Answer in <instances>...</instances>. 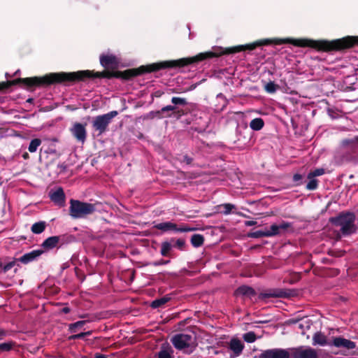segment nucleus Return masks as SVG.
Returning <instances> with one entry per match:
<instances>
[{"mask_svg":"<svg viewBox=\"0 0 358 358\" xmlns=\"http://www.w3.org/2000/svg\"><path fill=\"white\" fill-rule=\"evenodd\" d=\"M205 60V54L201 52L194 57H184L176 60L163 61L147 65H142L138 68L129 69L123 71L104 70L101 72L84 70L76 72L50 73L43 76H34L29 78H20L13 80L0 83V92L4 91L11 86L20 85L27 90L35 87H44L52 85H69L77 82L85 81L87 78H120L129 80L132 78L162 69H176L196 64Z\"/></svg>","mask_w":358,"mask_h":358,"instance_id":"nucleus-1","label":"nucleus"},{"mask_svg":"<svg viewBox=\"0 0 358 358\" xmlns=\"http://www.w3.org/2000/svg\"><path fill=\"white\" fill-rule=\"evenodd\" d=\"M271 43H274L275 45L290 43L296 47H309L320 52H337L343 51L358 45V36H348L332 41L312 40L306 38L263 39L255 41L252 43L240 45L224 49L220 47H215L213 48V50L203 52V54H205V59H208L213 57H218L223 55H231L245 50H252L257 47L268 45Z\"/></svg>","mask_w":358,"mask_h":358,"instance_id":"nucleus-2","label":"nucleus"},{"mask_svg":"<svg viewBox=\"0 0 358 358\" xmlns=\"http://www.w3.org/2000/svg\"><path fill=\"white\" fill-rule=\"evenodd\" d=\"M355 221V215L350 212H343L336 217L329 218V222L335 227H339L341 234L345 236L356 233L357 227Z\"/></svg>","mask_w":358,"mask_h":358,"instance_id":"nucleus-3","label":"nucleus"},{"mask_svg":"<svg viewBox=\"0 0 358 358\" xmlns=\"http://www.w3.org/2000/svg\"><path fill=\"white\" fill-rule=\"evenodd\" d=\"M69 215L74 219L83 218L92 214L96 208L93 203L83 202L78 200L71 199Z\"/></svg>","mask_w":358,"mask_h":358,"instance_id":"nucleus-4","label":"nucleus"},{"mask_svg":"<svg viewBox=\"0 0 358 358\" xmlns=\"http://www.w3.org/2000/svg\"><path fill=\"white\" fill-rule=\"evenodd\" d=\"M117 114V111L112 110L108 113L96 116L92 122L93 129L98 131L99 135L105 133L108 130V127L112 122V120Z\"/></svg>","mask_w":358,"mask_h":358,"instance_id":"nucleus-5","label":"nucleus"},{"mask_svg":"<svg viewBox=\"0 0 358 358\" xmlns=\"http://www.w3.org/2000/svg\"><path fill=\"white\" fill-rule=\"evenodd\" d=\"M290 358H318L317 350L310 347L290 348Z\"/></svg>","mask_w":358,"mask_h":358,"instance_id":"nucleus-6","label":"nucleus"},{"mask_svg":"<svg viewBox=\"0 0 358 358\" xmlns=\"http://www.w3.org/2000/svg\"><path fill=\"white\" fill-rule=\"evenodd\" d=\"M259 358H290V348H273L262 351Z\"/></svg>","mask_w":358,"mask_h":358,"instance_id":"nucleus-7","label":"nucleus"},{"mask_svg":"<svg viewBox=\"0 0 358 358\" xmlns=\"http://www.w3.org/2000/svg\"><path fill=\"white\" fill-rule=\"evenodd\" d=\"M154 227L157 229L168 231H176L179 232H187L192 231L194 228L185 227H178L177 224L171 222H164L155 224Z\"/></svg>","mask_w":358,"mask_h":358,"instance_id":"nucleus-8","label":"nucleus"},{"mask_svg":"<svg viewBox=\"0 0 358 358\" xmlns=\"http://www.w3.org/2000/svg\"><path fill=\"white\" fill-rule=\"evenodd\" d=\"M192 336L185 334H178L171 338V343L177 350H183L189 347Z\"/></svg>","mask_w":358,"mask_h":358,"instance_id":"nucleus-9","label":"nucleus"},{"mask_svg":"<svg viewBox=\"0 0 358 358\" xmlns=\"http://www.w3.org/2000/svg\"><path fill=\"white\" fill-rule=\"evenodd\" d=\"M85 126L86 124H83L80 122H75L73 127L70 129L71 134L78 142L84 143L86 141L87 130Z\"/></svg>","mask_w":358,"mask_h":358,"instance_id":"nucleus-10","label":"nucleus"},{"mask_svg":"<svg viewBox=\"0 0 358 358\" xmlns=\"http://www.w3.org/2000/svg\"><path fill=\"white\" fill-rule=\"evenodd\" d=\"M50 199L55 204L60 207L64 206L66 196L62 187H58L55 191L49 193Z\"/></svg>","mask_w":358,"mask_h":358,"instance_id":"nucleus-11","label":"nucleus"},{"mask_svg":"<svg viewBox=\"0 0 358 358\" xmlns=\"http://www.w3.org/2000/svg\"><path fill=\"white\" fill-rule=\"evenodd\" d=\"M43 253V250H35L25 253L17 260L23 264H27L36 260Z\"/></svg>","mask_w":358,"mask_h":358,"instance_id":"nucleus-12","label":"nucleus"},{"mask_svg":"<svg viewBox=\"0 0 358 358\" xmlns=\"http://www.w3.org/2000/svg\"><path fill=\"white\" fill-rule=\"evenodd\" d=\"M289 294H287L286 291L282 289H269L264 292H261L259 295V299L264 300L268 298H281V297H287Z\"/></svg>","mask_w":358,"mask_h":358,"instance_id":"nucleus-13","label":"nucleus"},{"mask_svg":"<svg viewBox=\"0 0 358 358\" xmlns=\"http://www.w3.org/2000/svg\"><path fill=\"white\" fill-rule=\"evenodd\" d=\"M331 345L336 348H343L348 350H352L356 347L355 342L341 336L334 337Z\"/></svg>","mask_w":358,"mask_h":358,"instance_id":"nucleus-14","label":"nucleus"},{"mask_svg":"<svg viewBox=\"0 0 358 358\" xmlns=\"http://www.w3.org/2000/svg\"><path fill=\"white\" fill-rule=\"evenodd\" d=\"M64 236H54L46 238L42 243V247L45 250H51L57 247L62 242L64 243Z\"/></svg>","mask_w":358,"mask_h":358,"instance_id":"nucleus-15","label":"nucleus"},{"mask_svg":"<svg viewBox=\"0 0 358 358\" xmlns=\"http://www.w3.org/2000/svg\"><path fill=\"white\" fill-rule=\"evenodd\" d=\"M176 108H177L176 106H173L171 105H169V106H166L163 107L159 110L151 111V112L149 113V114L148 115V117H150L151 119H153L155 117H157L159 119H162V118H164V117H171V113H168L166 115H163L165 111L175 110H176Z\"/></svg>","mask_w":358,"mask_h":358,"instance_id":"nucleus-16","label":"nucleus"},{"mask_svg":"<svg viewBox=\"0 0 358 358\" xmlns=\"http://www.w3.org/2000/svg\"><path fill=\"white\" fill-rule=\"evenodd\" d=\"M100 64L105 69L116 66L117 64V59L113 55H101L100 56Z\"/></svg>","mask_w":358,"mask_h":358,"instance_id":"nucleus-17","label":"nucleus"},{"mask_svg":"<svg viewBox=\"0 0 358 358\" xmlns=\"http://www.w3.org/2000/svg\"><path fill=\"white\" fill-rule=\"evenodd\" d=\"M234 294L236 296L252 297L256 295V292L252 287L248 285H242L236 289Z\"/></svg>","mask_w":358,"mask_h":358,"instance_id":"nucleus-18","label":"nucleus"},{"mask_svg":"<svg viewBox=\"0 0 358 358\" xmlns=\"http://www.w3.org/2000/svg\"><path fill=\"white\" fill-rule=\"evenodd\" d=\"M313 345H320L321 346H324L326 345H331V343L327 342V336L320 331H317L314 334L313 336Z\"/></svg>","mask_w":358,"mask_h":358,"instance_id":"nucleus-19","label":"nucleus"},{"mask_svg":"<svg viewBox=\"0 0 358 358\" xmlns=\"http://www.w3.org/2000/svg\"><path fill=\"white\" fill-rule=\"evenodd\" d=\"M243 348L244 345L238 338H234L231 340L229 348L236 355H239L242 352Z\"/></svg>","mask_w":358,"mask_h":358,"instance_id":"nucleus-20","label":"nucleus"},{"mask_svg":"<svg viewBox=\"0 0 358 358\" xmlns=\"http://www.w3.org/2000/svg\"><path fill=\"white\" fill-rule=\"evenodd\" d=\"M46 226L47 224L45 221L37 222L32 224L31 231L33 234H40L45 231Z\"/></svg>","mask_w":358,"mask_h":358,"instance_id":"nucleus-21","label":"nucleus"},{"mask_svg":"<svg viewBox=\"0 0 358 358\" xmlns=\"http://www.w3.org/2000/svg\"><path fill=\"white\" fill-rule=\"evenodd\" d=\"M264 127V121L261 117H256L250 122V127L253 131H259Z\"/></svg>","mask_w":358,"mask_h":358,"instance_id":"nucleus-22","label":"nucleus"},{"mask_svg":"<svg viewBox=\"0 0 358 358\" xmlns=\"http://www.w3.org/2000/svg\"><path fill=\"white\" fill-rule=\"evenodd\" d=\"M204 242V237L201 234H195L191 237V243L194 248L201 247Z\"/></svg>","mask_w":358,"mask_h":358,"instance_id":"nucleus-23","label":"nucleus"},{"mask_svg":"<svg viewBox=\"0 0 358 358\" xmlns=\"http://www.w3.org/2000/svg\"><path fill=\"white\" fill-rule=\"evenodd\" d=\"M170 298L166 296H163L160 299H157L154 300L150 306L152 308H158L159 307L163 306L165 303H166L169 301Z\"/></svg>","mask_w":358,"mask_h":358,"instance_id":"nucleus-24","label":"nucleus"},{"mask_svg":"<svg viewBox=\"0 0 358 358\" xmlns=\"http://www.w3.org/2000/svg\"><path fill=\"white\" fill-rule=\"evenodd\" d=\"M172 248L171 243L168 241L162 242L161 245L160 253L163 257H168L170 255V251Z\"/></svg>","mask_w":358,"mask_h":358,"instance_id":"nucleus-25","label":"nucleus"},{"mask_svg":"<svg viewBox=\"0 0 358 358\" xmlns=\"http://www.w3.org/2000/svg\"><path fill=\"white\" fill-rule=\"evenodd\" d=\"M87 320H80L74 323H71L69 325V331L72 333H76L78 331V329L82 328L86 323Z\"/></svg>","mask_w":358,"mask_h":358,"instance_id":"nucleus-26","label":"nucleus"},{"mask_svg":"<svg viewBox=\"0 0 358 358\" xmlns=\"http://www.w3.org/2000/svg\"><path fill=\"white\" fill-rule=\"evenodd\" d=\"M173 353V350L171 347L169 348H162L161 350L158 352V358H173L171 354Z\"/></svg>","mask_w":358,"mask_h":358,"instance_id":"nucleus-27","label":"nucleus"},{"mask_svg":"<svg viewBox=\"0 0 358 358\" xmlns=\"http://www.w3.org/2000/svg\"><path fill=\"white\" fill-rule=\"evenodd\" d=\"M16 345L15 342L10 341L6 343H0L1 352H9Z\"/></svg>","mask_w":358,"mask_h":358,"instance_id":"nucleus-28","label":"nucleus"},{"mask_svg":"<svg viewBox=\"0 0 358 358\" xmlns=\"http://www.w3.org/2000/svg\"><path fill=\"white\" fill-rule=\"evenodd\" d=\"M250 238H259L262 237H268L267 229L266 230H257L251 232L248 234Z\"/></svg>","mask_w":358,"mask_h":358,"instance_id":"nucleus-29","label":"nucleus"},{"mask_svg":"<svg viewBox=\"0 0 358 358\" xmlns=\"http://www.w3.org/2000/svg\"><path fill=\"white\" fill-rule=\"evenodd\" d=\"M41 144V140L40 138H34L31 141L28 150L30 152H34L36 151L38 147Z\"/></svg>","mask_w":358,"mask_h":358,"instance_id":"nucleus-30","label":"nucleus"},{"mask_svg":"<svg viewBox=\"0 0 358 358\" xmlns=\"http://www.w3.org/2000/svg\"><path fill=\"white\" fill-rule=\"evenodd\" d=\"M278 85L275 84L274 82L270 81L264 86V90L269 94H273L278 89Z\"/></svg>","mask_w":358,"mask_h":358,"instance_id":"nucleus-31","label":"nucleus"},{"mask_svg":"<svg viewBox=\"0 0 358 358\" xmlns=\"http://www.w3.org/2000/svg\"><path fill=\"white\" fill-rule=\"evenodd\" d=\"M171 103L174 104L173 106H176V108L178 105L180 106H186L188 104V102L185 98H181V97H177L173 96L171 99Z\"/></svg>","mask_w":358,"mask_h":358,"instance_id":"nucleus-32","label":"nucleus"},{"mask_svg":"<svg viewBox=\"0 0 358 358\" xmlns=\"http://www.w3.org/2000/svg\"><path fill=\"white\" fill-rule=\"evenodd\" d=\"M243 338L247 343H253L256 341L257 336L255 332L249 331L243 334Z\"/></svg>","mask_w":358,"mask_h":358,"instance_id":"nucleus-33","label":"nucleus"},{"mask_svg":"<svg viewBox=\"0 0 358 358\" xmlns=\"http://www.w3.org/2000/svg\"><path fill=\"white\" fill-rule=\"evenodd\" d=\"M267 231H268V237H271V236H277V235L281 234L280 231L279 230L278 225L275 224H272L270 227V229H268V230L267 229Z\"/></svg>","mask_w":358,"mask_h":358,"instance_id":"nucleus-34","label":"nucleus"},{"mask_svg":"<svg viewBox=\"0 0 358 358\" xmlns=\"http://www.w3.org/2000/svg\"><path fill=\"white\" fill-rule=\"evenodd\" d=\"M309 182L306 185V189L308 190H315L318 187V180L315 178H308Z\"/></svg>","mask_w":358,"mask_h":358,"instance_id":"nucleus-35","label":"nucleus"},{"mask_svg":"<svg viewBox=\"0 0 358 358\" xmlns=\"http://www.w3.org/2000/svg\"><path fill=\"white\" fill-rule=\"evenodd\" d=\"M325 170L323 168L316 169L315 170L310 171L308 174L307 178H315L317 176H320L324 174Z\"/></svg>","mask_w":358,"mask_h":358,"instance_id":"nucleus-36","label":"nucleus"},{"mask_svg":"<svg viewBox=\"0 0 358 358\" xmlns=\"http://www.w3.org/2000/svg\"><path fill=\"white\" fill-rule=\"evenodd\" d=\"M280 234H283L286 230L291 227V224L286 222H282L280 224H278Z\"/></svg>","mask_w":358,"mask_h":358,"instance_id":"nucleus-37","label":"nucleus"},{"mask_svg":"<svg viewBox=\"0 0 358 358\" xmlns=\"http://www.w3.org/2000/svg\"><path fill=\"white\" fill-rule=\"evenodd\" d=\"M16 261H17V259H14L12 262L7 263L6 264H5L3 266L2 265L1 268L3 271V272L6 273V272L8 271L9 270H10L15 265Z\"/></svg>","mask_w":358,"mask_h":358,"instance_id":"nucleus-38","label":"nucleus"},{"mask_svg":"<svg viewBox=\"0 0 358 358\" xmlns=\"http://www.w3.org/2000/svg\"><path fill=\"white\" fill-rule=\"evenodd\" d=\"M172 113L171 115H173L174 117H176L177 118H180L182 115L185 114V112L182 109H178V108L175 110H171Z\"/></svg>","mask_w":358,"mask_h":358,"instance_id":"nucleus-39","label":"nucleus"},{"mask_svg":"<svg viewBox=\"0 0 358 358\" xmlns=\"http://www.w3.org/2000/svg\"><path fill=\"white\" fill-rule=\"evenodd\" d=\"M169 262H170L169 260L160 259L159 261H155V262H150V263L148 264V265H151V266H160V265L166 264H168Z\"/></svg>","mask_w":358,"mask_h":358,"instance_id":"nucleus-40","label":"nucleus"},{"mask_svg":"<svg viewBox=\"0 0 358 358\" xmlns=\"http://www.w3.org/2000/svg\"><path fill=\"white\" fill-rule=\"evenodd\" d=\"M185 245V241L183 239L178 238L176 241L175 247L178 248L179 250H182Z\"/></svg>","mask_w":358,"mask_h":358,"instance_id":"nucleus-41","label":"nucleus"},{"mask_svg":"<svg viewBox=\"0 0 358 358\" xmlns=\"http://www.w3.org/2000/svg\"><path fill=\"white\" fill-rule=\"evenodd\" d=\"M75 272H76V275L78 277V278H79L81 281H84V280L85 279V275L82 272V271L76 267V268H75Z\"/></svg>","mask_w":358,"mask_h":358,"instance_id":"nucleus-42","label":"nucleus"},{"mask_svg":"<svg viewBox=\"0 0 358 358\" xmlns=\"http://www.w3.org/2000/svg\"><path fill=\"white\" fill-rule=\"evenodd\" d=\"M224 208L225 209L224 213L226 214L229 213L231 210L234 208V206L230 203H226L224 205Z\"/></svg>","mask_w":358,"mask_h":358,"instance_id":"nucleus-43","label":"nucleus"},{"mask_svg":"<svg viewBox=\"0 0 358 358\" xmlns=\"http://www.w3.org/2000/svg\"><path fill=\"white\" fill-rule=\"evenodd\" d=\"M303 177L301 174L296 173L293 176V181L296 182L297 185H299V182H300L302 180Z\"/></svg>","mask_w":358,"mask_h":358,"instance_id":"nucleus-44","label":"nucleus"},{"mask_svg":"<svg viewBox=\"0 0 358 358\" xmlns=\"http://www.w3.org/2000/svg\"><path fill=\"white\" fill-rule=\"evenodd\" d=\"M8 336V331L0 328V341L4 339Z\"/></svg>","mask_w":358,"mask_h":358,"instance_id":"nucleus-45","label":"nucleus"},{"mask_svg":"<svg viewBox=\"0 0 358 358\" xmlns=\"http://www.w3.org/2000/svg\"><path fill=\"white\" fill-rule=\"evenodd\" d=\"M245 226H248V227L254 226V225L257 224V222L254 221V220H248V221L245 222Z\"/></svg>","mask_w":358,"mask_h":358,"instance_id":"nucleus-46","label":"nucleus"},{"mask_svg":"<svg viewBox=\"0 0 358 358\" xmlns=\"http://www.w3.org/2000/svg\"><path fill=\"white\" fill-rule=\"evenodd\" d=\"M58 168L60 169L61 171H65L67 169V165L65 163H62L58 165Z\"/></svg>","mask_w":358,"mask_h":358,"instance_id":"nucleus-47","label":"nucleus"},{"mask_svg":"<svg viewBox=\"0 0 358 358\" xmlns=\"http://www.w3.org/2000/svg\"><path fill=\"white\" fill-rule=\"evenodd\" d=\"M70 311H71V309H70L69 307H67V306L64 307V308L61 310V312H62V313H64V314H67V313H70Z\"/></svg>","mask_w":358,"mask_h":358,"instance_id":"nucleus-48","label":"nucleus"},{"mask_svg":"<svg viewBox=\"0 0 358 358\" xmlns=\"http://www.w3.org/2000/svg\"><path fill=\"white\" fill-rule=\"evenodd\" d=\"M94 358H107V356L101 353H96Z\"/></svg>","mask_w":358,"mask_h":358,"instance_id":"nucleus-49","label":"nucleus"},{"mask_svg":"<svg viewBox=\"0 0 358 358\" xmlns=\"http://www.w3.org/2000/svg\"><path fill=\"white\" fill-rule=\"evenodd\" d=\"M69 339L70 341H72V340H78V334H73V335H71L69 336Z\"/></svg>","mask_w":358,"mask_h":358,"instance_id":"nucleus-50","label":"nucleus"},{"mask_svg":"<svg viewBox=\"0 0 358 358\" xmlns=\"http://www.w3.org/2000/svg\"><path fill=\"white\" fill-rule=\"evenodd\" d=\"M22 157L24 159H28L29 158V155L27 152H24L22 155Z\"/></svg>","mask_w":358,"mask_h":358,"instance_id":"nucleus-51","label":"nucleus"},{"mask_svg":"<svg viewBox=\"0 0 358 358\" xmlns=\"http://www.w3.org/2000/svg\"><path fill=\"white\" fill-rule=\"evenodd\" d=\"M78 339H82L85 337L83 332L78 334Z\"/></svg>","mask_w":358,"mask_h":358,"instance_id":"nucleus-52","label":"nucleus"},{"mask_svg":"<svg viewBox=\"0 0 358 358\" xmlns=\"http://www.w3.org/2000/svg\"><path fill=\"white\" fill-rule=\"evenodd\" d=\"M85 337L87 336H90L92 334V331H88L86 332H83Z\"/></svg>","mask_w":358,"mask_h":358,"instance_id":"nucleus-53","label":"nucleus"},{"mask_svg":"<svg viewBox=\"0 0 358 358\" xmlns=\"http://www.w3.org/2000/svg\"><path fill=\"white\" fill-rule=\"evenodd\" d=\"M185 160L187 162V164H190L192 162V159L187 157H185Z\"/></svg>","mask_w":358,"mask_h":358,"instance_id":"nucleus-54","label":"nucleus"},{"mask_svg":"<svg viewBox=\"0 0 358 358\" xmlns=\"http://www.w3.org/2000/svg\"><path fill=\"white\" fill-rule=\"evenodd\" d=\"M137 137H138V138H143V134H141V133H139V134L137 136Z\"/></svg>","mask_w":358,"mask_h":358,"instance_id":"nucleus-55","label":"nucleus"},{"mask_svg":"<svg viewBox=\"0 0 358 358\" xmlns=\"http://www.w3.org/2000/svg\"><path fill=\"white\" fill-rule=\"evenodd\" d=\"M168 113H172V111H165L163 115H166Z\"/></svg>","mask_w":358,"mask_h":358,"instance_id":"nucleus-56","label":"nucleus"},{"mask_svg":"<svg viewBox=\"0 0 358 358\" xmlns=\"http://www.w3.org/2000/svg\"><path fill=\"white\" fill-rule=\"evenodd\" d=\"M31 100H32L31 99H28V101H29V102H31Z\"/></svg>","mask_w":358,"mask_h":358,"instance_id":"nucleus-57","label":"nucleus"},{"mask_svg":"<svg viewBox=\"0 0 358 358\" xmlns=\"http://www.w3.org/2000/svg\"><path fill=\"white\" fill-rule=\"evenodd\" d=\"M80 317H81V318H85V315H82V316H80Z\"/></svg>","mask_w":358,"mask_h":358,"instance_id":"nucleus-58","label":"nucleus"},{"mask_svg":"<svg viewBox=\"0 0 358 358\" xmlns=\"http://www.w3.org/2000/svg\"><path fill=\"white\" fill-rule=\"evenodd\" d=\"M0 267H2V263L0 262Z\"/></svg>","mask_w":358,"mask_h":358,"instance_id":"nucleus-59","label":"nucleus"}]
</instances>
